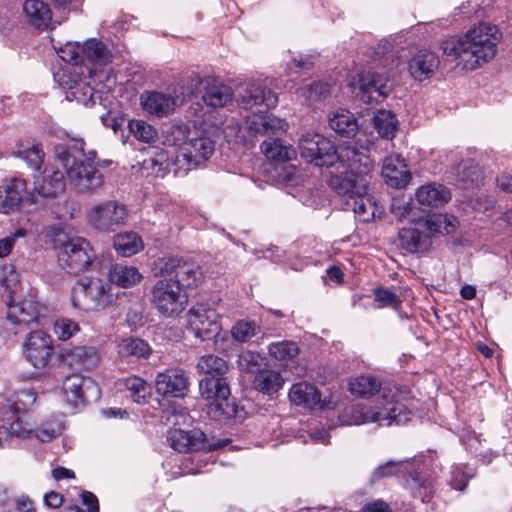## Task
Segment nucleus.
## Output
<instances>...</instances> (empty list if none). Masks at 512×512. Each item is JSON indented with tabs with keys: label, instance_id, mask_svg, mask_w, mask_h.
Returning a JSON list of instances; mask_svg holds the SVG:
<instances>
[{
	"label": "nucleus",
	"instance_id": "9d476101",
	"mask_svg": "<svg viewBox=\"0 0 512 512\" xmlns=\"http://www.w3.org/2000/svg\"><path fill=\"white\" fill-rule=\"evenodd\" d=\"M178 284L172 278H162L150 290V304L166 318L175 317L184 310L187 297Z\"/></svg>",
	"mask_w": 512,
	"mask_h": 512
},
{
	"label": "nucleus",
	"instance_id": "4be33fe9",
	"mask_svg": "<svg viewBox=\"0 0 512 512\" xmlns=\"http://www.w3.org/2000/svg\"><path fill=\"white\" fill-rule=\"evenodd\" d=\"M27 193V182L21 178H14L9 184L0 186V213L17 211Z\"/></svg>",
	"mask_w": 512,
	"mask_h": 512
},
{
	"label": "nucleus",
	"instance_id": "72a5a7b5",
	"mask_svg": "<svg viewBox=\"0 0 512 512\" xmlns=\"http://www.w3.org/2000/svg\"><path fill=\"white\" fill-rule=\"evenodd\" d=\"M202 98L206 105L219 108L231 102L233 92L229 86L212 81L206 83Z\"/></svg>",
	"mask_w": 512,
	"mask_h": 512
},
{
	"label": "nucleus",
	"instance_id": "c756f323",
	"mask_svg": "<svg viewBox=\"0 0 512 512\" xmlns=\"http://www.w3.org/2000/svg\"><path fill=\"white\" fill-rule=\"evenodd\" d=\"M482 179V170L473 160H465L455 169L454 184L462 189L478 186Z\"/></svg>",
	"mask_w": 512,
	"mask_h": 512
},
{
	"label": "nucleus",
	"instance_id": "cd10ccee",
	"mask_svg": "<svg viewBox=\"0 0 512 512\" xmlns=\"http://www.w3.org/2000/svg\"><path fill=\"white\" fill-rule=\"evenodd\" d=\"M23 13L27 23L36 29H47L52 20V12L47 3L42 0H25Z\"/></svg>",
	"mask_w": 512,
	"mask_h": 512
},
{
	"label": "nucleus",
	"instance_id": "c85d7f7f",
	"mask_svg": "<svg viewBox=\"0 0 512 512\" xmlns=\"http://www.w3.org/2000/svg\"><path fill=\"white\" fill-rule=\"evenodd\" d=\"M262 152L268 161L274 165L289 162L296 158V150L283 140L278 138H270L265 140L261 145Z\"/></svg>",
	"mask_w": 512,
	"mask_h": 512
},
{
	"label": "nucleus",
	"instance_id": "7c9ffc66",
	"mask_svg": "<svg viewBox=\"0 0 512 512\" xmlns=\"http://www.w3.org/2000/svg\"><path fill=\"white\" fill-rule=\"evenodd\" d=\"M416 198L421 205L439 207L450 200L451 193L445 186L431 183L418 188Z\"/></svg>",
	"mask_w": 512,
	"mask_h": 512
},
{
	"label": "nucleus",
	"instance_id": "39448f33",
	"mask_svg": "<svg viewBox=\"0 0 512 512\" xmlns=\"http://www.w3.org/2000/svg\"><path fill=\"white\" fill-rule=\"evenodd\" d=\"M237 101L241 108L254 110L246 118V125L255 135H277L286 131L288 124L283 119L265 113L278 103V96L272 90L256 83L247 84L239 91Z\"/></svg>",
	"mask_w": 512,
	"mask_h": 512
},
{
	"label": "nucleus",
	"instance_id": "423d86ee",
	"mask_svg": "<svg viewBox=\"0 0 512 512\" xmlns=\"http://www.w3.org/2000/svg\"><path fill=\"white\" fill-rule=\"evenodd\" d=\"M84 142L77 140L72 146H57V160L65 170L67 182L78 193L92 194L103 185V175L96 165L86 163Z\"/></svg>",
	"mask_w": 512,
	"mask_h": 512
},
{
	"label": "nucleus",
	"instance_id": "473e14b6",
	"mask_svg": "<svg viewBox=\"0 0 512 512\" xmlns=\"http://www.w3.org/2000/svg\"><path fill=\"white\" fill-rule=\"evenodd\" d=\"M329 126L341 137H354L359 129L358 121L354 115L347 110H339L329 117Z\"/></svg>",
	"mask_w": 512,
	"mask_h": 512
},
{
	"label": "nucleus",
	"instance_id": "c9c22d12",
	"mask_svg": "<svg viewBox=\"0 0 512 512\" xmlns=\"http://www.w3.org/2000/svg\"><path fill=\"white\" fill-rule=\"evenodd\" d=\"M113 246L116 252L124 257H130L144 248L141 237L133 232H123L114 236Z\"/></svg>",
	"mask_w": 512,
	"mask_h": 512
},
{
	"label": "nucleus",
	"instance_id": "a18cd8bd",
	"mask_svg": "<svg viewBox=\"0 0 512 512\" xmlns=\"http://www.w3.org/2000/svg\"><path fill=\"white\" fill-rule=\"evenodd\" d=\"M299 352L297 343L289 340L273 342L268 346V354L279 361L292 360Z\"/></svg>",
	"mask_w": 512,
	"mask_h": 512
},
{
	"label": "nucleus",
	"instance_id": "a878e982",
	"mask_svg": "<svg viewBox=\"0 0 512 512\" xmlns=\"http://www.w3.org/2000/svg\"><path fill=\"white\" fill-rule=\"evenodd\" d=\"M382 176L393 188L405 187L411 179L405 160L400 156H390L384 160Z\"/></svg>",
	"mask_w": 512,
	"mask_h": 512
},
{
	"label": "nucleus",
	"instance_id": "ea45409f",
	"mask_svg": "<svg viewBox=\"0 0 512 512\" xmlns=\"http://www.w3.org/2000/svg\"><path fill=\"white\" fill-rule=\"evenodd\" d=\"M47 173L44 178L43 184L39 189H36L37 193L44 197H56L63 193L66 188L67 177L63 172L59 170L45 171Z\"/></svg>",
	"mask_w": 512,
	"mask_h": 512
},
{
	"label": "nucleus",
	"instance_id": "09e8293b",
	"mask_svg": "<svg viewBox=\"0 0 512 512\" xmlns=\"http://www.w3.org/2000/svg\"><path fill=\"white\" fill-rule=\"evenodd\" d=\"M124 385L135 403L144 404L149 396L147 383L138 376H130L125 379Z\"/></svg>",
	"mask_w": 512,
	"mask_h": 512
},
{
	"label": "nucleus",
	"instance_id": "1a4fd4ad",
	"mask_svg": "<svg viewBox=\"0 0 512 512\" xmlns=\"http://www.w3.org/2000/svg\"><path fill=\"white\" fill-rule=\"evenodd\" d=\"M59 265L71 274L85 272L95 260V252L83 237L56 240Z\"/></svg>",
	"mask_w": 512,
	"mask_h": 512
},
{
	"label": "nucleus",
	"instance_id": "bf43d9fd",
	"mask_svg": "<svg viewBox=\"0 0 512 512\" xmlns=\"http://www.w3.org/2000/svg\"><path fill=\"white\" fill-rule=\"evenodd\" d=\"M472 475L465 471L463 466H455L451 470L450 485L457 490H464Z\"/></svg>",
	"mask_w": 512,
	"mask_h": 512
},
{
	"label": "nucleus",
	"instance_id": "f704fd0d",
	"mask_svg": "<svg viewBox=\"0 0 512 512\" xmlns=\"http://www.w3.org/2000/svg\"><path fill=\"white\" fill-rule=\"evenodd\" d=\"M108 277L112 283H115L122 288L134 286L143 278L138 268L122 264L113 265L109 270Z\"/></svg>",
	"mask_w": 512,
	"mask_h": 512
},
{
	"label": "nucleus",
	"instance_id": "dca6fc26",
	"mask_svg": "<svg viewBox=\"0 0 512 512\" xmlns=\"http://www.w3.org/2000/svg\"><path fill=\"white\" fill-rule=\"evenodd\" d=\"M188 324L195 337L202 341L214 338L221 330L219 314L202 304L190 309Z\"/></svg>",
	"mask_w": 512,
	"mask_h": 512
},
{
	"label": "nucleus",
	"instance_id": "69168bd1",
	"mask_svg": "<svg viewBox=\"0 0 512 512\" xmlns=\"http://www.w3.org/2000/svg\"><path fill=\"white\" fill-rule=\"evenodd\" d=\"M81 500L82 503L87 506L88 512H99L98 499L92 492H82Z\"/></svg>",
	"mask_w": 512,
	"mask_h": 512
},
{
	"label": "nucleus",
	"instance_id": "774afa93",
	"mask_svg": "<svg viewBox=\"0 0 512 512\" xmlns=\"http://www.w3.org/2000/svg\"><path fill=\"white\" fill-rule=\"evenodd\" d=\"M498 187L508 193H512V173H503L497 178Z\"/></svg>",
	"mask_w": 512,
	"mask_h": 512
},
{
	"label": "nucleus",
	"instance_id": "338daca9",
	"mask_svg": "<svg viewBox=\"0 0 512 512\" xmlns=\"http://www.w3.org/2000/svg\"><path fill=\"white\" fill-rule=\"evenodd\" d=\"M44 502L50 508H58L63 503V496L57 492L51 491L45 494Z\"/></svg>",
	"mask_w": 512,
	"mask_h": 512
},
{
	"label": "nucleus",
	"instance_id": "f03ea898",
	"mask_svg": "<svg viewBox=\"0 0 512 512\" xmlns=\"http://www.w3.org/2000/svg\"><path fill=\"white\" fill-rule=\"evenodd\" d=\"M374 167V160L369 153L360 155V159L353 162L346 172L332 175L328 181L337 194L346 198V209L352 210L362 222H368L374 216V206L367 196Z\"/></svg>",
	"mask_w": 512,
	"mask_h": 512
},
{
	"label": "nucleus",
	"instance_id": "49530a36",
	"mask_svg": "<svg viewBox=\"0 0 512 512\" xmlns=\"http://www.w3.org/2000/svg\"><path fill=\"white\" fill-rule=\"evenodd\" d=\"M130 133L143 143H152L158 138L157 130L149 123L140 119H132L128 123Z\"/></svg>",
	"mask_w": 512,
	"mask_h": 512
},
{
	"label": "nucleus",
	"instance_id": "79ce46f5",
	"mask_svg": "<svg viewBox=\"0 0 512 512\" xmlns=\"http://www.w3.org/2000/svg\"><path fill=\"white\" fill-rule=\"evenodd\" d=\"M82 57L83 61L88 60L103 65L110 62L112 55L101 41L89 39L82 44Z\"/></svg>",
	"mask_w": 512,
	"mask_h": 512
},
{
	"label": "nucleus",
	"instance_id": "6e6552de",
	"mask_svg": "<svg viewBox=\"0 0 512 512\" xmlns=\"http://www.w3.org/2000/svg\"><path fill=\"white\" fill-rule=\"evenodd\" d=\"M199 392L202 398L211 401L207 406L211 419L224 421L237 415L238 406L230 400L231 389L226 378L206 377L200 380Z\"/></svg>",
	"mask_w": 512,
	"mask_h": 512
},
{
	"label": "nucleus",
	"instance_id": "4468645a",
	"mask_svg": "<svg viewBox=\"0 0 512 512\" xmlns=\"http://www.w3.org/2000/svg\"><path fill=\"white\" fill-rule=\"evenodd\" d=\"M214 149L215 144L211 138L195 132L186 146H183L182 154H176L170 162L179 169L189 171L207 161Z\"/></svg>",
	"mask_w": 512,
	"mask_h": 512
},
{
	"label": "nucleus",
	"instance_id": "de8ad7c7",
	"mask_svg": "<svg viewBox=\"0 0 512 512\" xmlns=\"http://www.w3.org/2000/svg\"><path fill=\"white\" fill-rule=\"evenodd\" d=\"M408 486L412 495L422 501L430 498L434 491V481L421 474L413 476L408 482Z\"/></svg>",
	"mask_w": 512,
	"mask_h": 512
},
{
	"label": "nucleus",
	"instance_id": "f8f14e48",
	"mask_svg": "<svg viewBox=\"0 0 512 512\" xmlns=\"http://www.w3.org/2000/svg\"><path fill=\"white\" fill-rule=\"evenodd\" d=\"M153 270L156 275L169 276L178 282L181 289L197 286L202 279L200 266L183 257H163L154 262Z\"/></svg>",
	"mask_w": 512,
	"mask_h": 512
},
{
	"label": "nucleus",
	"instance_id": "aec40b11",
	"mask_svg": "<svg viewBox=\"0 0 512 512\" xmlns=\"http://www.w3.org/2000/svg\"><path fill=\"white\" fill-rule=\"evenodd\" d=\"M387 75L368 70L362 72L358 77V86L364 102L378 101L379 97H386L389 87Z\"/></svg>",
	"mask_w": 512,
	"mask_h": 512
},
{
	"label": "nucleus",
	"instance_id": "e2e57ef3",
	"mask_svg": "<svg viewBox=\"0 0 512 512\" xmlns=\"http://www.w3.org/2000/svg\"><path fill=\"white\" fill-rule=\"evenodd\" d=\"M309 100H316L329 93V85L324 82H314L307 89Z\"/></svg>",
	"mask_w": 512,
	"mask_h": 512
},
{
	"label": "nucleus",
	"instance_id": "b1692460",
	"mask_svg": "<svg viewBox=\"0 0 512 512\" xmlns=\"http://www.w3.org/2000/svg\"><path fill=\"white\" fill-rule=\"evenodd\" d=\"M140 104L148 114L165 117L174 111L176 98L162 92L146 91L140 96Z\"/></svg>",
	"mask_w": 512,
	"mask_h": 512
},
{
	"label": "nucleus",
	"instance_id": "e433bc0d",
	"mask_svg": "<svg viewBox=\"0 0 512 512\" xmlns=\"http://www.w3.org/2000/svg\"><path fill=\"white\" fill-rule=\"evenodd\" d=\"M118 353L123 358L147 359L152 349L147 342L140 338H123L118 345Z\"/></svg>",
	"mask_w": 512,
	"mask_h": 512
},
{
	"label": "nucleus",
	"instance_id": "5701e85b",
	"mask_svg": "<svg viewBox=\"0 0 512 512\" xmlns=\"http://www.w3.org/2000/svg\"><path fill=\"white\" fill-rule=\"evenodd\" d=\"M439 57L429 50H420L408 62V71L413 79L424 81L429 79L439 67Z\"/></svg>",
	"mask_w": 512,
	"mask_h": 512
},
{
	"label": "nucleus",
	"instance_id": "8fccbe9b",
	"mask_svg": "<svg viewBox=\"0 0 512 512\" xmlns=\"http://www.w3.org/2000/svg\"><path fill=\"white\" fill-rule=\"evenodd\" d=\"M197 368L204 374L223 375L228 370V364L223 358L210 354L198 360Z\"/></svg>",
	"mask_w": 512,
	"mask_h": 512
},
{
	"label": "nucleus",
	"instance_id": "0e129e2a",
	"mask_svg": "<svg viewBox=\"0 0 512 512\" xmlns=\"http://www.w3.org/2000/svg\"><path fill=\"white\" fill-rule=\"evenodd\" d=\"M362 512H392L390 506L385 501L378 499L365 504L362 507Z\"/></svg>",
	"mask_w": 512,
	"mask_h": 512
},
{
	"label": "nucleus",
	"instance_id": "37998d69",
	"mask_svg": "<svg viewBox=\"0 0 512 512\" xmlns=\"http://www.w3.org/2000/svg\"><path fill=\"white\" fill-rule=\"evenodd\" d=\"M193 134H195V131H192L188 125L183 123L173 124L168 130L166 142L178 148L176 154H182L183 146H186Z\"/></svg>",
	"mask_w": 512,
	"mask_h": 512
},
{
	"label": "nucleus",
	"instance_id": "a211bd4d",
	"mask_svg": "<svg viewBox=\"0 0 512 512\" xmlns=\"http://www.w3.org/2000/svg\"><path fill=\"white\" fill-rule=\"evenodd\" d=\"M189 377L178 367H170L159 372L155 378V388L158 394L174 398L184 397L188 391Z\"/></svg>",
	"mask_w": 512,
	"mask_h": 512
},
{
	"label": "nucleus",
	"instance_id": "052dcab7",
	"mask_svg": "<svg viewBox=\"0 0 512 512\" xmlns=\"http://www.w3.org/2000/svg\"><path fill=\"white\" fill-rule=\"evenodd\" d=\"M70 89H74L72 94L74 97L81 101L85 106H93L95 104L94 92L92 87L86 84H76L75 87L69 86Z\"/></svg>",
	"mask_w": 512,
	"mask_h": 512
},
{
	"label": "nucleus",
	"instance_id": "0eeeda50",
	"mask_svg": "<svg viewBox=\"0 0 512 512\" xmlns=\"http://www.w3.org/2000/svg\"><path fill=\"white\" fill-rule=\"evenodd\" d=\"M411 412L401 403L394 402L386 392L372 407L351 405L339 415L343 425L377 423L379 426L405 424L411 419Z\"/></svg>",
	"mask_w": 512,
	"mask_h": 512
},
{
	"label": "nucleus",
	"instance_id": "2eb2a0df",
	"mask_svg": "<svg viewBox=\"0 0 512 512\" xmlns=\"http://www.w3.org/2000/svg\"><path fill=\"white\" fill-rule=\"evenodd\" d=\"M53 353L54 346L50 335L42 330H35L29 333L23 345V354L34 368H45L50 362Z\"/></svg>",
	"mask_w": 512,
	"mask_h": 512
},
{
	"label": "nucleus",
	"instance_id": "4c0bfd02",
	"mask_svg": "<svg viewBox=\"0 0 512 512\" xmlns=\"http://www.w3.org/2000/svg\"><path fill=\"white\" fill-rule=\"evenodd\" d=\"M372 123L381 138L392 140L398 130V119L389 110H379L372 118Z\"/></svg>",
	"mask_w": 512,
	"mask_h": 512
},
{
	"label": "nucleus",
	"instance_id": "5fc2aeb1",
	"mask_svg": "<svg viewBox=\"0 0 512 512\" xmlns=\"http://www.w3.org/2000/svg\"><path fill=\"white\" fill-rule=\"evenodd\" d=\"M54 333L61 341L70 339L73 335L79 332V324L68 318H59L54 322Z\"/></svg>",
	"mask_w": 512,
	"mask_h": 512
},
{
	"label": "nucleus",
	"instance_id": "393cba45",
	"mask_svg": "<svg viewBox=\"0 0 512 512\" xmlns=\"http://www.w3.org/2000/svg\"><path fill=\"white\" fill-rule=\"evenodd\" d=\"M62 361L75 369L92 370L99 363V353L93 347H74L61 353Z\"/></svg>",
	"mask_w": 512,
	"mask_h": 512
},
{
	"label": "nucleus",
	"instance_id": "4d7b16f0",
	"mask_svg": "<svg viewBox=\"0 0 512 512\" xmlns=\"http://www.w3.org/2000/svg\"><path fill=\"white\" fill-rule=\"evenodd\" d=\"M262 357L253 351H243L238 358V366L241 370L252 372L261 365Z\"/></svg>",
	"mask_w": 512,
	"mask_h": 512
},
{
	"label": "nucleus",
	"instance_id": "603ef678",
	"mask_svg": "<svg viewBox=\"0 0 512 512\" xmlns=\"http://www.w3.org/2000/svg\"><path fill=\"white\" fill-rule=\"evenodd\" d=\"M373 292L375 301L379 302V308L389 307L397 310L401 306L402 300L392 288L378 287Z\"/></svg>",
	"mask_w": 512,
	"mask_h": 512
},
{
	"label": "nucleus",
	"instance_id": "2f4dec72",
	"mask_svg": "<svg viewBox=\"0 0 512 512\" xmlns=\"http://www.w3.org/2000/svg\"><path fill=\"white\" fill-rule=\"evenodd\" d=\"M399 241L403 249L410 253L427 251L431 245L429 235L419 228H402L399 231Z\"/></svg>",
	"mask_w": 512,
	"mask_h": 512
},
{
	"label": "nucleus",
	"instance_id": "bb28decb",
	"mask_svg": "<svg viewBox=\"0 0 512 512\" xmlns=\"http://www.w3.org/2000/svg\"><path fill=\"white\" fill-rule=\"evenodd\" d=\"M289 400L291 403L303 408L313 409L316 406L324 407L321 401V393L317 387L308 382L295 383L289 390Z\"/></svg>",
	"mask_w": 512,
	"mask_h": 512
},
{
	"label": "nucleus",
	"instance_id": "c03bdc74",
	"mask_svg": "<svg viewBox=\"0 0 512 512\" xmlns=\"http://www.w3.org/2000/svg\"><path fill=\"white\" fill-rule=\"evenodd\" d=\"M259 324L253 320H239L231 328V336L238 343H247L261 333Z\"/></svg>",
	"mask_w": 512,
	"mask_h": 512
},
{
	"label": "nucleus",
	"instance_id": "680f3d73",
	"mask_svg": "<svg viewBox=\"0 0 512 512\" xmlns=\"http://www.w3.org/2000/svg\"><path fill=\"white\" fill-rule=\"evenodd\" d=\"M442 223V215H433L426 219L424 222L419 223V226L425 234L429 235V240L431 241V237L433 235L441 233Z\"/></svg>",
	"mask_w": 512,
	"mask_h": 512
},
{
	"label": "nucleus",
	"instance_id": "6e6d98bb",
	"mask_svg": "<svg viewBox=\"0 0 512 512\" xmlns=\"http://www.w3.org/2000/svg\"><path fill=\"white\" fill-rule=\"evenodd\" d=\"M57 53L67 63L78 64L83 62L82 45L80 43L67 42L63 47L59 48Z\"/></svg>",
	"mask_w": 512,
	"mask_h": 512
},
{
	"label": "nucleus",
	"instance_id": "20e7f679",
	"mask_svg": "<svg viewBox=\"0 0 512 512\" xmlns=\"http://www.w3.org/2000/svg\"><path fill=\"white\" fill-rule=\"evenodd\" d=\"M370 141L362 143L356 141L346 142L336 147L332 141L318 133H306L299 139L298 148L300 155L309 163L316 166H332L339 162L342 167L348 169L353 162L360 159V155L369 153Z\"/></svg>",
	"mask_w": 512,
	"mask_h": 512
},
{
	"label": "nucleus",
	"instance_id": "6ab92c4d",
	"mask_svg": "<svg viewBox=\"0 0 512 512\" xmlns=\"http://www.w3.org/2000/svg\"><path fill=\"white\" fill-rule=\"evenodd\" d=\"M46 310L34 297L27 296L9 306L6 321L15 325H27L38 321Z\"/></svg>",
	"mask_w": 512,
	"mask_h": 512
},
{
	"label": "nucleus",
	"instance_id": "13d9d810",
	"mask_svg": "<svg viewBox=\"0 0 512 512\" xmlns=\"http://www.w3.org/2000/svg\"><path fill=\"white\" fill-rule=\"evenodd\" d=\"M18 283V274L12 265L0 266V288L11 293L12 287Z\"/></svg>",
	"mask_w": 512,
	"mask_h": 512
},
{
	"label": "nucleus",
	"instance_id": "f257e3e1",
	"mask_svg": "<svg viewBox=\"0 0 512 512\" xmlns=\"http://www.w3.org/2000/svg\"><path fill=\"white\" fill-rule=\"evenodd\" d=\"M501 38L496 25L481 22L463 36L443 41L441 49L445 55L453 56L462 69L472 71L496 56Z\"/></svg>",
	"mask_w": 512,
	"mask_h": 512
},
{
	"label": "nucleus",
	"instance_id": "f3484780",
	"mask_svg": "<svg viewBox=\"0 0 512 512\" xmlns=\"http://www.w3.org/2000/svg\"><path fill=\"white\" fill-rule=\"evenodd\" d=\"M95 388L92 378L79 373L67 375L62 382V396L64 403L75 410L87 403V394Z\"/></svg>",
	"mask_w": 512,
	"mask_h": 512
},
{
	"label": "nucleus",
	"instance_id": "58836bf2",
	"mask_svg": "<svg viewBox=\"0 0 512 512\" xmlns=\"http://www.w3.org/2000/svg\"><path fill=\"white\" fill-rule=\"evenodd\" d=\"M284 379L281 374L271 369H261L256 373L254 386L257 390L272 394L277 392L283 385Z\"/></svg>",
	"mask_w": 512,
	"mask_h": 512
},
{
	"label": "nucleus",
	"instance_id": "864d4df0",
	"mask_svg": "<svg viewBox=\"0 0 512 512\" xmlns=\"http://www.w3.org/2000/svg\"><path fill=\"white\" fill-rule=\"evenodd\" d=\"M19 155L35 171L41 168L45 156L40 144H32L30 147L20 150Z\"/></svg>",
	"mask_w": 512,
	"mask_h": 512
},
{
	"label": "nucleus",
	"instance_id": "412c9836",
	"mask_svg": "<svg viewBox=\"0 0 512 512\" xmlns=\"http://www.w3.org/2000/svg\"><path fill=\"white\" fill-rule=\"evenodd\" d=\"M167 441L176 451L186 453L206 449L205 434L199 429L169 431Z\"/></svg>",
	"mask_w": 512,
	"mask_h": 512
},
{
	"label": "nucleus",
	"instance_id": "ddd939ff",
	"mask_svg": "<svg viewBox=\"0 0 512 512\" xmlns=\"http://www.w3.org/2000/svg\"><path fill=\"white\" fill-rule=\"evenodd\" d=\"M112 300L111 288L99 278H90L79 284L72 298L74 308L89 310L104 309Z\"/></svg>",
	"mask_w": 512,
	"mask_h": 512
},
{
	"label": "nucleus",
	"instance_id": "a19ab883",
	"mask_svg": "<svg viewBox=\"0 0 512 512\" xmlns=\"http://www.w3.org/2000/svg\"><path fill=\"white\" fill-rule=\"evenodd\" d=\"M381 382L372 375H360L350 380L349 390L359 397L368 398L379 392Z\"/></svg>",
	"mask_w": 512,
	"mask_h": 512
},
{
	"label": "nucleus",
	"instance_id": "7ed1b4c3",
	"mask_svg": "<svg viewBox=\"0 0 512 512\" xmlns=\"http://www.w3.org/2000/svg\"><path fill=\"white\" fill-rule=\"evenodd\" d=\"M36 398V392L27 388L0 404V445L10 436L29 438L34 434L41 442H47L58 434V430L50 426L34 429L28 421L27 411L34 405Z\"/></svg>",
	"mask_w": 512,
	"mask_h": 512
},
{
	"label": "nucleus",
	"instance_id": "3c124183",
	"mask_svg": "<svg viewBox=\"0 0 512 512\" xmlns=\"http://www.w3.org/2000/svg\"><path fill=\"white\" fill-rule=\"evenodd\" d=\"M403 466V461L396 462L393 460H389L386 463L379 465L373 470L369 479V483L373 485L382 479L396 476L402 472Z\"/></svg>",
	"mask_w": 512,
	"mask_h": 512
},
{
	"label": "nucleus",
	"instance_id": "9b49d317",
	"mask_svg": "<svg viewBox=\"0 0 512 512\" xmlns=\"http://www.w3.org/2000/svg\"><path fill=\"white\" fill-rule=\"evenodd\" d=\"M129 217L126 205L107 200L92 205L86 215L88 225L100 233H112L124 226Z\"/></svg>",
	"mask_w": 512,
	"mask_h": 512
}]
</instances>
